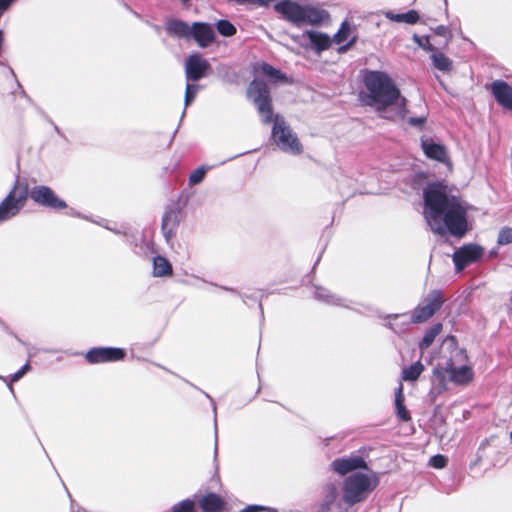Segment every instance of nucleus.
Wrapping results in <instances>:
<instances>
[{
  "instance_id": "nucleus-1",
  "label": "nucleus",
  "mask_w": 512,
  "mask_h": 512,
  "mask_svg": "<svg viewBox=\"0 0 512 512\" xmlns=\"http://www.w3.org/2000/svg\"><path fill=\"white\" fill-rule=\"evenodd\" d=\"M423 216L437 235L450 234L462 238L468 231L467 208L464 202L450 194L440 183L428 185L423 191Z\"/></svg>"
},
{
  "instance_id": "nucleus-2",
  "label": "nucleus",
  "mask_w": 512,
  "mask_h": 512,
  "mask_svg": "<svg viewBox=\"0 0 512 512\" xmlns=\"http://www.w3.org/2000/svg\"><path fill=\"white\" fill-rule=\"evenodd\" d=\"M248 98L256 105L263 123L273 121L272 139L279 149L286 153L298 155L302 145L297 135L286 124L284 118L273 114L272 99L267 84L263 81H252L247 89Z\"/></svg>"
},
{
  "instance_id": "nucleus-3",
  "label": "nucleus",
  "mask_w": 512,
  "mask_h": 512,
  "mask_svg": "<svg viewBox=\"0 0 512 512\" xmlns=\"http://www.w3.org/2000/svg\"><path fill=\"white\" fill-rule=\"evenodd\" d=\"M367 89L365 103L384 113L388 107H394L396 115L404 119L407 116V100L401 96L400 90L391 77L385 72L368 71L364 76Z\"/></svg>"
},
{
  "instance_id": "nucleus-4",
  "label": "nucleus",
  "mask_w": 512,
  "mask_h": 512,
  "mask_svg": "<svg viewBox=\"0 0 512 512\" xmlns=\"http://www.w3.org/2000/svg\"><path fill=\"white\" fill-rule=\"evenodd\" d=\"M275 10L287 21L295 24L319 26L330 19V14L317 3L299 4L291 0L275 4Z\"/></svg>"
},
{
  "instance_id": "nucleus-5",
  "label": "nucleus",
  "mask_w": 512,
  "mask_h": 512,
  "mask_svg": "<svg viewBox=\"0 0 512 512\" xmlns=\"http://www.w3.org/2000/svg\"><path fill=\"white\" fill-rule=\"evenodd\" d=\"M377 480L363 473H355L344 480L343 500L349 505L364 501L376 487Z\"/></svg>"
},
{
  "instance_id": "nucleus-6",
  "label": "nucleus",
  "mask_w": 512,
  "mask_h": 512,
  "mask_svg": "<svg viewBox=\"0 0 512 512\" xmlns=\"http://www.w3.org/2000/svg\"><path fill=\"white\" fill-rule=\"evenodd\" d=\"M28 198V187L16 180L13 188L0 203V222L15 217L25 206Z\"/></svg>"
},
{
  "instance_id": "nucleus-7",
  "label": "nucleus",
  "mask_w": 512,
  "mask_h": 512,
  "mask_svg": "<svg viewBox=\"0 0 512 512\" xmlns=\"http://www.w3.org/2000/svg\"><path fill=\"white\" fill-rule=\"evenodd\" d=\"M443 297L440 291L434 290L425 298L423 305H418L412 312L411 322L418 324L431 318L442 306Z\"/></svg>"
},
{
  "instance_id": "nucleus-8",
  "label": "nucleus",
  "mask_w": 512,
  "mask_h": 512,
  "mask_svg": "<svg viewBox=\"0 0 512 512\" xmlns=\"http://www.w3.org/2000/svg\"><path fill=\"white\" fill-rule=\"evenodd\" d=\"M28 195L34 203L42 207L54 210H62L67 207L66 202L60 199L50 187L45 185L33 187L28 192Z\"/></svg>"
},
{
  "instance_id": "nucleus-9",
  "label": "nucleus",
  "mask_w": 512,
  "mask_h": 512,
  "mask_svg": "<svg viewBox=\"0 0 512 512\" xmlns=\"http://www.w3.org/2000/svg\"><path fill=\"white\" fill-rule=\"evenodd\" d=\"M209 69L210 63L200 54L190 55L185 62V76L188 81H199Z\"/></svg>"
},
{
  "instance_id": "nucleus-10",
  "label": "nucleus",
  "mask_w": 512,
  "mask_h": 512,
  "mask_svg": "<svg viewBox=\"0 0 512 512\" xmlns=\"http://www.w3.org/2000/svg\"><path fill=\"white\" fill-rule=\"evenodd\" d=\"M125 351L121 348L114 347H97L92 348L86 353V359L89 363H104L122 360Z\"/></svg>"
},
{
  "instance_id": "nucleus-11",
  "label": "nucleus",
  "mask_w": 512,
  "mask_h": 512,
  "mask_svg": "<svg viewBox=\"0 0 512 512\" xmlns=\"http://www.w3.org/2000/svg\"><path fill=\"white\" fill-rule=\"evenodd\" d=\"M483 254L479 245L468 244L457 249L453 254V261L458 271L464 269L469 263L478 260Z\"/></svg>"
},
{
  "instance_id": "nucleus-12",
  "label": "nucleus",
  "mask_w": 512,
  "mask_h": 512,
  "mask_svg": "<svg viewBox=\"0 0 512 512\" xmlns=\"http://www.w3.org/2000/svg\"><path fill=\"white\" fill-rule=\"evenodd\" d=\"M330 466L335 473L341 476H344L356 469H368L365 460L358 455L337 458L331 462Z\"/></svg>"
},
{
  "instance_id": "nucleus-13",
  "label": "nucleus",
  "mask_w": 512,
  "mask_h": 512,
  "mask_svg": "<svg viewBox=\"0 0 512 512\" xmlns=\"http://www.w3.org/2000/svg\"><path fill=\"white\" fill-rule=\"evenodd\" d=\"M490 91L501 107L512 111V85L503 80H495L490 85Z\"/></svg>"
},
{
  "instance_id": "nucleus-14",
  "label": "nucleus",
  "mask_w": 512,
  "mask_h": 512,
  "mask_svg": "<svg viewBox=\"0 0 512 512\" xmlns=\"http://www.w3.org/2000/svg\"><path fill=\"white\" fill-rule=\"evenodd\" d=\"M179 225V210L176 207L166 209L162 217V231L165 238H171Z\"/></svg>"
},
{
  "instance_id": "nucleus-15",
  "label": "nucleus",
  "mask_w": 512,
  "mask_h": 512,
  "mask_svg": "<svg viewBox=\"0 0 512 512\" xmlns=\"http://www.w3.org/2000/svg\"><path fill=\"white\" fill-rule=\"evenodd\" d=\"M191 33L200 47L208 46L214 40V30L206 23H194Z\"/></svg>"
},
{
  "instance_id": "nucleus-16",
  "label": "nucleus",
  "mask_w": 512,
  "mask_h": 512,
  "mask_svg": "<svg viewBox=\"0 0 512 512\" xmlns=\"http://www.w3.org/2000/svg\"><path fill=\"white\" fill-rule=\"evenodd\" d=\"M421 146L428 158L437 160L439 162H445L447 158V152L443 145L435 143L430 139H422Z\"/></svg>"
},
{
  "instance_id": "nucleus-17",
  "label": "nucleus",
  "mask_w": 512,
  "mask_h": 512,
  "mask_svg": "<svg viewBox=\"0 0 512 512\" xmlns=\"http://www.w3.org/2000/svg\"><path fill=\"white\" fill-rule=\"evenodd\" d=\"M315 298L318 301L324 302L328 305L341 306L348 308L347 300L337 294L332 293L325 287L318 286L315 289Z\"/></svg>"
},
{
  "instance_id": "nucleus-18",
  "label": "nucleus",
  "mask_w": 512,
  "mask_h": 512,
  "mask_svg": "<svg viewBox=\"0 0 512 512\" xmlns=\"http://www.w3.org/2000/svg\"><path fill=\"white\" fill-rule=\"evenodd\" d=\"M383 319L386 321L385 326L398 334L404 332L409 324L412 323L411 317L408 318V313L388 314Z\"/></svg>"
},
{
  "instance_id": "nucleus-19",
  "label": "nucleus",
  "mask_w": 512,
  "mask_h": 512,
  "mask_svg": "<svg viewBox=\"0 0 512 512\" xmlns=\"http://www.w3.org/2000/svg\"><path fill=\"white\" fill-rule=\"evenodd\" d=\"M446 371L449 374L450 380L457 384H467L473 377L472 369L467 365L455 367L453 363H450Z\"/></svg>"
},
{
  "instance_id": "nucleus-20",
  "label": "nucleus",
  "mask_w": 512,
  "mask_h": 512,
  "mask_svg": "<svg viewBox=\"0 0 512 512\" xmlns=\"http://www.w3.org/2000/svg\"><path fill=\"white\" fill-rule=\"evenodd\" d=\"M306 36L313 49L318 53L327 50L331 45L330 37L325 33L310 30L306 32Z\"/></svg>"
},
{
  "instance_id": "nucleus-21",
  "label": "nucleus",
  "mask_w": 512,
  "mask_h": 512,
  "mask_svg": "<svg viewBox=\"0 0 512 512\" xmlns=\"http://www.w3.org/2000/svg\"><path fill=\"white\" fill-rule=\"evenodd\" d=\"M199 504L204 512H219L222 510L224 502L217 494L210 493L203 496L200 499Z\"/></svg>"
},
{
  "instance_id": "nucleus-22",
  "label": "nucleus",
  "mask_w": 512,
  "mask_h": 512,
  "mask_svg": "<svg viewBox=\"0 0 512 512\" xmlns=\"http://www.w3.org/2000/svg\"><path fill=\"white\" fill-rule=\"evenodd\" d=\"M173 273L172 265L163 256H156L153 258V276L166 277L171 276Z\"/></svg>"
},
{
  "instance_id": "nucleus-23",
  "label": "nucleus",
  "mask_w": 512,
  "mask_h": 512,
  "mask_svg": "<svg viewBox=\"0 0 512 512\" xmlns=\"http://www.w3.org/2000/svg\"><path fill=\"white\" fill-rule=\"evenodd\" d=\"M385 17L394 22H405L408 24H416L419 21V14L415 10H409L406 13L395 14L392 11H387Z\"/></svg>"
},
{
  "instance_id": "nucleus-24",
  "label": "nucleus",
  "mask_w": 512,
  "mask_h": 512,
  "mask_svg": "<svg viewBox=\"0 0 512 512\" xmlns=\"http://www.w3.org/2000/svg\"><path fill=\"white\" fill-rule=\"evenodd\" d=\"M395 407L397 416L404 422L411 419L409 411L404 405L403 387L400 385L395 392Z\"/></svg>"
},
{
  "instance_id": "nucleus-25",
  "label": "nucleus",
  "mask_w": 512,
  "mask_h": 512,
  "mask_svg": "<svg viewBox=\"0 0 512 512\" xmlns=\"http://www.w3.org/2000/svg\"><path fill=\"white\" fill-rule=\"evenodd\" d=\"M443 326L441 323L434 324L431 328H429L421 342L419 343V348L421 351L427 349L435 340V338L442 332Z\"/></svg>"
},
{
  "instance_id": "nucleus-26",
  "label": "nucleus",
  "mask_w": 512,
  "mask_h": 512,
  "mask_svg": "<svg viewBox=\"0 0 512 512\" xmlns=\"http://www.w3.org/2000/svg\"><path fill=\"white\" fill-rule=\"evenodd\" d=\"M431 60L433 63V66L442 72H449L452 69V61L445 56L443 53L439 51H434L431 54Z\"/></svg>"
},
{
  "instance_id": "nucleus-27",
  "label": "nucleus",
  "mask_w": 512,
  "mask_h": 512,
  "mask_svg": "<svg viewBox=\"0 0 512 512\" xmlns=\"http://www.w3.org/2000/svg\"><path fill=\"white\" fill-rule=\"evenodd\" d=\"M424 370V366L420 361H416L409 367L403 369L402 379L405 381H415L421 375Z\"/></svg>"
},
{
  "instance_id": "nucleus-28",
  "label": "nucleus",
  "mask_w": 512,
  "mask_h": 512,
  "mask_svg": "<svg viewBox=\"0 0 512 512\" xmlns=\"http://www.w3.org/2000/svg\"><path fill=\"white\" fill-rule=\"evenodd\" d=\"M168 31L179 37H186L190 35V27L183 21L173 20L168 24Z\"/></svg>"
},
{
  "instance_id": "nucleus-29",
  "label": "nucleus",
  "mask_w": 512,
  "mask_h": 512,
  "mask_svg": "<svg viewBox=\"0 0 512 512\" xmlns=\"http://www.w3.org/2000/svg\"><path fill=\"white\" fill-rule=\"evenodd\" d=\"M211 168L212 167H210V166H200L197 169H195L194 171H192L190 173L189 179H188L189 185L194 186V185L200 184L204 180L207 172Z\"/></svg>"
},
{
  "instance_id": "nucleus-30",
  "label": "nucleus",
  "mask_w": 512,
  "mask_h": 512,
  "mask_svg": "<svg viewBox=\"0 0 512 512\" xmlns=\"http://www.w3.org/2000/svg\"><path fill=\"white\" fill-rule=\"evenodd\" d=\"M217 31L225 37L233 36L236 33L235 26L228 20H219L216 23Z\"/></svg>"
},
{
  "instance_id": "nucleus-31",
  "label": "nucleus",
  "mask_w": 512,
  "mask_h": 512,
  "mask_svg": "<svg viewBox=\"0 0 512 512\" xmlns=\"http://www.w3.org/2000/svg\"><path fill=\"white\" fill-rule=\"evenodd\" d=\"M413 41L417 43L419 47L427 52H431V54L437 49L433 44L430 43L429 37L418 36L417 34L413 35Z\"/></svg>"
},
{
  "instance_id": "nucleus-32",
  "label": "nucleus",
  "mask_w": 512,
  "mask_h": 512,
  "mask_svg": "<svg viewBox=\"0 0 512 512\" xmlns=\"http://www.w3.org/2000/svg\"><path fill=\"white\" fill-rule=\"evenodd\" d=\"M199 90V85L197 84H186L185 95H184V105L185 108L190 105V103L195 99L196 94Z\"/></svg>"
},
{
  "instance_id": "nucleus-33",
  "label": "nucleus",
  "mask_w": 512,
  "mask_h": 512,
  "mask_svg": "<svg viewBox=\"0 0 512 512\" xmlns=\"http://www.w3.org/2000/svg\"><path fill=\"white\" fill-rule=\"evenodd\" d=\"M434 33L442 38H444V46L448 45L452 38L451 31L448 27L444 25H439L433 29Z\"/></svg>"
},
{
  "instance_id": "nucleus-34",
  "label": "nucleus",
  "mask_w": 512,
  "mask_h": 512,
  "mask_svg": "<svg viewBox=\"0 0 512 512\" xmlns=\"http://www.w3.org/2000/svg\"><path fill=\"white\" fill-rule=\"evenodd\" d=\"M498 244L506 245L512 242V228L505 227L498 234Z\"/></svg>"
},
{
  "instance_id": "nucleus-35",
  "label": "nucleus",
  "mask_w": 512,
  "mask_h": 512,
  "mask_svg": "<svg viewBox=\"0 0 512 512\" xmlns=\"http://www.w3.org/2000/svg\"><path fill=\"white\" fill-rule=\"evenodd\" d=\"M429 464L433 468L442 469L447 464V458L443 455L437 454L430 458Z\"/></svg>"
},
{
  "instance_id": "nucleus-36",
  "label": "nucleus",
  "mask_w": 512,
  "mask_h": 512,
  "mask_svg": "<svg viewBox=\"0 0 512 512\" xmlns=\"http://www.w3.org/2000/svg\"><path fill=\"white\" fill-rule=\"evenodd\" d=\"M348 33H349V28L346 23H343L341 25V28L339 29V31L334 36L335 42L338 44L344 42L348 37Z\"/></svg>"
},
{
  "instance_id": "nucleus-37",
  "label": "nucleus",
  "mask_w": 512,
  "mask_h": 512,
  "mask_svg": "<svg viewBox=\"0 0 512 512\" xmlns=\"http://www.w3.org/2000/svg\"><path fill=\"white\" fill-rule=\"evenodd\" d=\"M29 369L30 366L28 363H26L24 366L21 367L20 370L11 375V382L19 381Z\"/></svg>"
},
{
  "instance_id": "nucleus-38",
  "label": "nucleus",
  "mask_w": 512,
  "mask_h": 512,
  "mask_svg": "<svg viewBox=\"0 0 512 512\" xmlns=\"http://www.w3.org/2000/svg\"><path fill=\"white\" fill-rule=\"evenodd\" d=\"M263 72L270 77H279V71L269 64H264L262 67Z\"/></svg>"
},
{
  "instance_id": "nucleus-39",
  "label": "nucleus",
  "mask_w": 512,
  "mask_h": 512,
  "mask_svg": "<svg viewBox=\"0 0 512 512\" xmlns=\"http://www.w3.org/2000/svg\"><path fill=\"white\" fill-rule=\"evenodd\" d=\"M337 497V489L334 485L328 487V494L326 496L327 504H332Z\"/></svg>"
},
{
  "instance_id": "nucleus-40",
  "label": "nucleus",
  "mask_w": 512,
  "mask_h": 512,
  "mask_svg": "<svg viewBox=\"0 0 512 512\" xmlns=\"http://www.w3.org/2000/svg\"><path fill=\"white\" fill-rule=\"evenodd\" d=\"M240 512H274V511L267 509L264 506L251 505V506H248L245 509L241 510Z\"/></svg>"
},
{
  "instance_id": "nucleus-41",
  "label": "nucleus",
  "mask_w": 512,
  "mask_h": 512,
  "mask_svg": "<svg viewBox=\"0 0 512 512\" xmlns=\"http://www.w3.org/2000/svg\"><path fill=\"white\" fill-rule=\"evenodd\" d=\"M426 121V115H421L419 117H410L408 122L411 126H422Z\"/></svg>"
},
{
  "instance_id": "nucleus-42",
  "label": "nucleus",
  "mask_w": 512,
  "mask_h": 512,
  "mask_svg": "<svg viewBox=\"0 0 512 512\" xmlns=\"http://www.w3.org/2000/svg\"><path fill=\"white\" fill-rule=\"evenodd\" d=\"M68 215H71V216H75V217H81V218H85L84 216H82L79 212H76L75 210L73 209H70L69 212L67 213Z\"/></svg>"
},
{
  "instance_id": "nucleus-43",
  "label": "nucleus",
  "mask_w": 512,
  "mask_h": 512,
  "mask_svg": "<svg viewBox=\"0 0 512 512\" xmlns=\"http://www.w3.org/2000/svg\"><path fill=\"white\" fill-rule=\"evenodd\" d=\"M214 450H215V454H217V431L215 430V447H214Z\"/></svg>"
},
{
  "instance_id": "nucleus-44",
  "label": "nucleus",
  "mask_w": 512,
  "mask_h": 512,
  "mask_svg": "<svg viewBox=\"0 0 512 512\" xmlns=\"http://www.w3.org/2000/svg\"><path fill=\"white\" fill-rule=\"evenodd\" d=\"M106 229L113 231L114 233H120L118 230L114 229V227L105 226Z\"/></svg>"
},
{
  "instance_id": "nucleus-45",
  "label": "nucleus",
  "mask_w": 512,
  "mask_h": 512,
  "mask_svg": "<svg viewBox=\"0 0 512 512\" xmlns=\"http://www.w3.org/2000/svg\"><path fill=\"white\" fill-rule=\"evenodd\" d=\"M510 438H511V440H512V432L510 433Z\"/></svg>"
}]
</instances>
